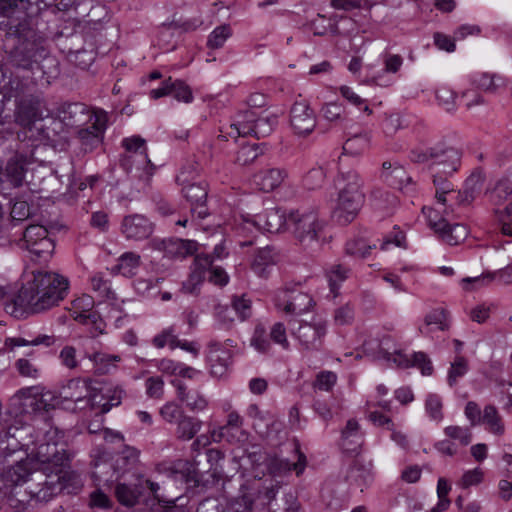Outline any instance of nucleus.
Segmentation results:
<instances>
[{"label": "nucleus", "mask_w": 512, "mask_h": 512, "mask_svg": "<svg viewBox=\"0 0 512 512\" xmlns=\"http://www.w3.org/2000/svg\"><path fill=\"white\" fill-rule=\"evenodd\" d=\"M66 472H58L47 465H33L31 459L17 462L8 468L3 481L9 491L10 505H13L16 494L14 488L23 483H29L28 493L31 499L47 502L64 488Z\"/></svg>", "instance_id": "nucleus-2"}, {"label": "nucleus", "mask_w": 512, "mask_h": 512, "mask_svg": "<svg viewBox=\"0 0 512 512\" xmlns=\"http://www.w3.org/2000/svg\"><path fill=\"white\" fill-rule=\"evenodd\" d=\"M23 241L24 247L39 258L51 255L55 248L47 229L42 225L28 226L23 232Z\"/></svg>", "instance_id": "nucleus-11"}, {"label": "nucleus", "mask_w": 512, "mask_h": 512, "mask_svg": "<svg viewBox=\"0 0 512 512\" xmlns=\"http://www.w3.org/2000/svg\"><path fill=\"white\" fill-rule=\"evenodd\" d=\"M170 95L176 100L190 103L193 100V94L190 87L181 80H172L170 77Z\"/></svg>", "instance_id": "nucleus-49"}, {"label": "nucleus", "mask_w": 512, "mask_h": 512, "mask_svg": "<svg viewBox=\"0 0 512 512\" xmlns=\"http://www.w3.org/2000/svg\"><path fill=\"white\" fill-rule=\"evenodd\" d=\"M489 199L496 206L505 204L503 210H495L497 217L512 216V181L508 179L498 181L491 190Z\"/></svg>", "instance_id": "nucleus-19"}, {"label": "nucleus", "mask_w": 512, "mask_h": 512, "mask_svg": "<svg viewBox=\"0 0 512 512\" xmlns=\"http://www.w3.org/2000/svg\"><path fill=\"white\" fill-rule=\"evenodd\" d=\"M10 56L15 66L26 70L37 68L43 73H46L47 65L45 63L56 62L39 40L18 43L11 51Z\"/></svg>", "instance_id": "nucleus-7"}, {"label": "nucleus", "mask_w": 512, "mask_h": 512, "mask_svg": "<svg viewBox=\"0 0 512 512\" xmlns=\"http://www.w3.org/2000/svg\"><path fill=\"white\" fill-rule=\"evenodd\" d=\"M290 125L298 135L310 134L316 126V116L306 101H296L290 109Z\"/></svg>", "instance_id": "nucleus-14"}, {"label": "nucleus", "mask_w": 512, "mask_h": 512, "mask_svg": "<svg viewBox=\"0 0 512 512\" xmlns=\"http://www.w3.org/2000/svg\"><path fill=\"white\" fill-rule=\"evenodd\" d=\"M483 187V179L480 175L472 174L465 181L464 194L465 200H474Z\"/></svg>", "instance_id": "nucleus-55"}, {"label": "nucleus", "mask_w": 512, "mask_h": 512, "mask_svg": "<svg viewBox=\"0 0 512 512\" xmlns=\"http://www.w3.org/2000/svg\"><path fill=\"white\" fill-rule=\"evenodd\" d=\"M7 35L18 39V43H27L37 40L36 33L29 27L27 22H20L17 25H11Z\"/></svg>", "instance_id": "nucleus-47"}, {"label": "nucleus", "mask_w": 512, "mask_h": 512, "mask_svg": "<svg viewBox=\"0 0 512 512\" xmlns=\"http://www.w3.org/2000/svg\"><path fill=\"white\" fill-rule=\"evenodd\" d=\"M251 346L258 352L266 353L270 350L271 344L267 336L266 330L262 325L255 327L253 336L251 338Z\"/></svg>", "instance_id": "nucleus-51"}, {"label": "nucleus", "mask_w": 512, "mask_h": 512, "mask_svg": "<svg viewBox=\"0 0 512 512\" xmlns=\"http://www.w3.org/2000/svg\"><path fill=\"white\" fill-rule=\"evenodd\" d=\"M295 452L298 454V460L295 463H291L285 459H275L272 463V468L279 473H286L294 470L299 476L305 469L307 460L304 453L300 451L298 444L295 445Z\"/></svg>", "instance_id": "nucleus-36"}, {"label": "nucleus", "mask_w": 512, "mask_h": 512, "mask_svg": "<svg viewBox=\"0 0 512 512\" xmlns=\"http://www.w3.org/2000/svg\"><path fill=\"white\" fill-rule=\"evenodd\" d=\"M410 158L416 163L431 161L433 172L442 171L444 175H452L460 166L461 152L444 142H439L425 150H413Z\"/></svg>", "instance_id": "nucleus-5"}, {"label": "nucleus", "mask_w": 512, "mask_h": 512, "mask_svg": "<svg viewBox=\"0 0 512 512\" xmlns=\"http://www.w3.org/2000/svg\"><path fill=\"white\" fill-rule=\"evenodd\" d=\"M146 393L150 398L160 399L164 393V381L161 377H149L145 381Z\"/></svg>", "instance_id": "nucleus-59"}, {"label": "nucleus", "mask_w": 512, "mask_h": 512, "mask_svg": "<svg viewBox=\"0 0 512 512\" xmlns=\"http://www.w3.org/2000/svg\"><path fill=\"white\" fill-rule=\"evenodd\" d=\"M139 462V451L130 446L125 448L117 455L112 465L113 470L118 474H124L134 469Z\"/></svg>", "instance_id": "nucleus-29"}, {"label": "nucleus", "mask_w": 512, "mask_h": 512, "mask_svg": "<svg viewBox=\"0 0 512 512\" xmlns=\"http://www.w3.org/2000/svg\"><path fill=\"white\" fill-rule=\"evenodd\" d=\"M422 212L426 215L429 226L449 245H457L468 236L469 231L463 224H449L445 218L435 220L432 217L433 208L424 206Z\"/></svg>", "instance_id": "nucleus-10"}, {"label": "nucleus", "mask_w": 512, "mask_h": 512, "mask_svg": "<svg viewBox=\"0 0 512 512\" xmlns=\"http://www.w3.org/2000/svg\"><path fill=\"white\" fill-rule=\"evenodd\" d=\"M275 306L286 314L301 315L309 311L314 302L312 297L302 291L299 284L286 285L275 294Z\"/></svg>", "instance_id": "nucleus-8"}, {"label": "nucleus", "mask_w": 512, "mask_h": 512, "mask_svg": "<svg viewBox=\"0 0 512 512\" xmlns=\"http://www.w3.org/2000/svg\"><path fill=\"white\" fill-rule=\"evenodd\" d=\"M159 414L165 422L170 424L177 423L178 420H180L185 415L181 405L174 401H169L164 404L160 408Z\"/></svg>", "instance_id": "nucleus-48"}, {"label": "nucleus", "mask_w": 512, "mask_h": 512, "mask_svg": "<svg viewBox=\"0 0 512 512\" xmlns=\"http://www.w3.org/2000/svg\"><path fill=\"white\" fill-rule=\"evenodd\" d=\"M426 411L430 417L434 420H441L442 414V402L436 395H429L425 403Z\"/></svg>", "instance_id": "nucleus-63"}, {"label": "nucleus", "mask_w": 512, "mask_h": 512, "mask_svg": "<svg viewBox=\"0 0 512 512\" xmlns=\"http://www.w3.org/2000/svg\"><path fill=\"white\" fill-rule=\"evenodd\" d=\"M35 456L37 465H47L58 472H66L65 469L69 467V455L64 447L57 443L39 444Z\"/></svg>", "instance_id": "nucleus-12"}, {"label": "nucleus", "mask_w": 512, "mask_h": 512, "mask_svg": "<svg viewBox=\"0 0 512 512\" xmlns=\"http://www.w3.org/2000/svg\"><path fill=\"white\" fill-rule=\"evenodd\" d=\"M341 446L348 453H358L362 444L363 437L360 432L359 423L355 419H349L345 428L342 430Z\"/></svg>", "instance_id": "nucleus-25"}, {"label": "nucleus", "mask_w": 512, "mask_h": 512, "mask_svg": "<svg viewBox=\"0 0 512 512\" xmlns=\"http://www.w3.org/2000/svg\"><path fill=\"white\" fill-rule=\"evenodd\" d=\"M26 165L27 157L23 154H16L8 161L5 174L14 187H19L23 184Z\"/></svg>", "instance_id": "nucleus-27"}, {"label": "nucleus", "mask_w": 512, "mask_h": 512, "mask_svg": "<svg viewBox=\"0 0 512 512\" xmlns=\"http://www.w3.org/2000/svg\"><path fill=\"white\" fill-rule=\"evenodd\" d=\"M243 418L239 415L236 411H231L227 415V422L225 425L221 426L219 428V431L216 433L215 431L212 433V436L215 437L218 436L219 439H215V441H219L221 438H227L228 441L232 442L235 439V436L233 433H231L232 430H240V433L242 435H245L244 431L241 430L243 426Z\"/></svg>", "instance_id": "nucleus-34"}, {"label": "nucleus", "mask_w": 512, "mask_h": 512, "mask_svg": "<svg viewBox=\"0 0 512 512\" xmlns=\"http://www.w3.org/2000/svg\"><path fill=\"white\" fill-rule=\"evenodd\" d=\"M448 175H444L442 171L433 172V184L436 188L435 197L437 201L443 205L446 204V195L452 196L455 194L453 184L447 179Z\"/></svg>", "instance_id": "nucleus-37"}, {"label": "nucleus", "mask_w": 512, "mask_h": 512, "mask_svg": "<svg viewBox=\"0 0 512 512\" xmlns=\"http://www.w3.org/2000/svg\"><path fill=\"white\" fill-rule=\"evenodd\" d=\"M231 305L233 310L239 315L241 320H245L251 316V300L246 299L245 295L234 296Z\"/></svg>", "instance_id": "nucleus-56"}, {"label": "nucleus", "mask_w": 512, "mask_h": 512, "mask_svg": "<svg viewBox=\"0 0 512 512\" xmlns=\"http://www.w3.org/2000/svg\"><path fill=\"white\" fill-rule=\"evenodd\" d=\"M473 84L484 92L495 93L500 86L505 84V80L495 74L483 73L473 80Z\"/></svg>", "instance_id": "nucleus-43"}, {"label": "nucleus", "mask_w": 512, "mask_h": 512, "mask_svg": "<svg viewBox=\"0 0 512 512\" xmlns=\"http://www.w3.org/2000/svg\"><path fill=\"white\" fill-rule=\"evenodd\" d=\"M73 313L75 321L85 325H92L93 330L91 331V334L93 337L103 333L105 323L98 312L73 311Z\"/></svg>", "instance_id": "nucleus-38"}, {"label": "nucleus", "mask_w": 512, "mask_h": 512, "mask_svg": "<svg viewBox=\"0 0 512 512\" xmlns=\"http://www.w3.org/2000/svg\"><path fill=\"white\" fill-rule=\"evenodd\" d=\"M89 395V385L86 381L80 379H71L62 388L59 398L65 401L80 402Z\"/></svg>", "instance_id": "nucleus-28"}, {"label": "nucleus", "mask_w": 512, "mask_h": 512, "mask_svg": "<svg viewBox=\"0 0 512 512\" xmlns=\"http://www.w3.org/2000/svg\"><path fill=\"white\" fill-rule=\"evenodd\" d=\"M376 247V244L368 245L364 239H354L346 243L345 251L351 256L366 258Z\"/></svg>", "instance_id": "nucleus-46"}, {"label": "nucleus", "mask_w": 512, "mask_h": 512, "mask_svg": "<svg viewBox=\"0 0 512 512\" xmlns=\"http://www.w3.org/2000/svg\"><path fill=\"white\" fill-rule=\"evenodd\" d=\"M287 176L288 172L284 168H268L255 174L254 181L262 191L271 192L279 187Z\"/></svg>", "instance_id": "nucleus-24"}, {"label": "nucleus", "mask_w": 512, "mask_h": 512, "mask_svg": "<svg viewBox=\"0 0 512 512\" xmlns=\"http://www.w3.org/2000/svg\"><path fill=\"white\" fill-rule=\"evenodd\" d=\"M337 381V375L332 371H322L320 372L315 381V387L320 390L329 391L335 385Z\"/></svg>", "instance_id": "nucleus-64"}, {"label": "nucleus", "mask_w": 512, "mask_h": 512, "mask_svg": "<svg viewBox=\"0 0 512 512\" xmlns=\"http://www.w3.org/2000/svg\"><path fill=\"white\" fill-rule=\"evenodd\" d=\"M86 357L93 362L95 373L98 375L108 374L111 368L116 366V362L120 361V356L110 355L101 352L86 353Z\"/></svg>", "instance_id": "nucleus-35"}, {"label": "nucleus", "mask_w": 512, "mask_h": 512, "mask_svg": "<svg viewBox=\"0 0 512 512\" xmlns=\"http://www.w3.org/2000/svg\"><path fill=\"white\" fill-rule=\"evenodd\" d=\"M55 343V337L49 336V335H39L31 340L22 338V337H14V338H7L5 340V347L9 350H13L15 347L20 346H38V345H44V346H51Z\"/></svg>", "instance_id": "nucleus-42"}, {"label": "nucleus", "mask_w": 512, "mask_h": 512, "mask_svg": "<svg viewBox=\"0 0 512 512\" xmlns=\"http://www.w3.org/2000/svg\"><path fill=\"white\" fill-rule=\"evenodd\" d=\"M211 267V256L206 254L196 255L192 270L181 290L187 294H195L198 286L205 279L206 269Z\"/></svg>", "instance_id": "nucleus-18"}, {"label": "nucleus", "mask_w": 512, "mask_h": 512, "mask_svg": "<svg viewBox=\"0 0 512 512\" xmlns=\"http://www.w3.org/2000/svg\"><path fill=\"white\" fill-rule=\"evenodd\" d=\"M370 145V135L367 132H361L348 138L343 145V151L346 154L359 155L368 149Z\"/></svg>", "instance_id": "nucleus-40"}, {"label": "nucleus", "mask_w": 512, "mask_h": 512, "mask_svg": "<svg viewBox=\"0 0 512 512\" xmlns=\"http://www.w3.org/2000/svg\"><path fill=\"white\" fill-rule=\"evenodd\" d=\"M122 144L127 151L135 153L139 152L143 156L144 161L147 164L145 168L146 181H149L154 173L155 166L148 159L145 147V140L140 136H133L131 138H125Z\"/></svg>", "instance_id": "nucleus-33"}, {"label": "nucleus", "mask_w": 512, "mask_h": 512, "mask_svg": "<svg viewBox=\"0 0 512 512\" xmlns=\"http://www.w3.org/2000/svg\"><path fill=\"white\" fill-rule=\"evenodd\" d=\"M271 340H273L276 344H279L284 349H288L289 342L286 336V328L283 323L277 322L271 327V331L269 334Z\"/></svg>", "instance_id": "nucleus-62"}, {"label": "nucleus", "mask_w": 512, "mask_h": 512, "mask_svg": "<svg viewBox=\"0 0 512 512\" xmlns=\"http://www.w3.org/2000/svg\"><path fill=\"white\" fill-rule=\"evenodd\" d=\"M104 130V123L99 117H96L95 121L89 127L78 131V138L84 152H91L101 144Z\"/></svg>", "instance_id": "nucleus-23"}, {"label": "nucleus", "mask_w": 512, "mask_h": 512, "mask_svg": "<svg viewBox=\"0 0 512 512\" xmlns=\"http://www.w3.org/2000/svg\"><path fill=\"white\" fill-rule=\"evenodd\" d=\"M278 123L277 116L268 111L257 113L253 109L243 111L238 115V120L231 124L232 135L253 136L257 139L269 136Z\"/></svg>", "instance_id": "nucleus-6"}, {"label": "nucleus", "mask_w": 512, "mask_h": 512, "mask_svg": "<svg viewBox=\"0 0 512 512\" xmlns=\"http://www.w3.org/2000/svg\"><path fill=\"white\" fill-rule=\"evenodd\" d=\"M142 493L139 486H129L124 483L117 484L115 494L118 501L125 506H134Z\"/></svg>", "instance_id": "nucleus-39"}, {"label": "nucleus", "mask_w": 512, "mask_h": 512, "mask_svg": "<svg viewBox=\"0 0 512 512\" xmlns=\"http://www.w3.org/2000/svg\"><path fill=\"white\" fill-rule=\"evenodd\" d=\"M262 153L258 144H246L238 150L235 162L240 166H247L253 163Z\"/></svg>", "instance_id": "nucleus-45"}, {"label": "nucleus", "mask_w": 512, "mask_h": 512, "mask_svg": "<svg viewBox=\"0 0 512 512\" xmlns=\"http://www.w3.org/2000/svg\"><path fill=\"white\" fill-rule=\"evenodd\" d=\"M444 432L448 437L452 439H458L464 446L471 442L472 435L466 428L459 426H448L445 428Z\"/></svg>", "instance_id": "nucleus-61"}, {"label": "nucleus", "mask_w": 512, "mask_h": 512, "mask_svg": "<svg viewBox=\"0 0 512 512\" xmlns=\"http://www.w3.org/2000/svg\"><path fill=\"white\" fill-rule=\"evenodd\" d=\"M176 340L177 336L174 334V329L170 327L157 334L152 342L157 348H163L166 344H169L171 349H175Z\"/></svg>", "instance_id": "nucleus-60"}, {"label": "nucleus", "mask_w": 512, "mask_h": 512, "mask_svg": "<svg viewBox=\"0 0 512 512\" xmlns=\"http://www.w3.org/2000/svg\"><path fill=\"white\" fill-rule=\"evenodd\" d=\"M61 121L70 127H78L86 123L91 115L88 107L83 103H64L58 109Z\"/></svg>", "instance_id": "nucleus-20"}, {"label": "nucleus", "mask_w": 512, "mask_h": 512, "mask_svg": "<svg viewBox=\"0 0 512 512\" xmlns=\"http://www.w3.org/2000/svg\"><path fill=\"white\" fill-rule=\"evenodd\" d=\"M197 246L196 241L179 238L162 240L159 244V248L170 258H185L193 255L197 251Z\"/></svg>", "instance_id": "nucleus-21"}, {"label": "nucleus", "mask_w": 512, "mask_h": 512, "mask_svg": "<svg viewBox=\"0 0 512 512\" xmlns=\"http://www.w3.org/2000/svg\"><path fill=\"white\" fill-rule=\"evenodd\" d=\"M483 422L489 425L491 432L496 434H502L504 431L503 425L501 424V418L494 406H486L484 409V415L482 418Z\"/></svg>", "instance_id": "nucleus-53"}, {"label": "nucleus", "mask_w": 512, "mask_h": 512, "mask_svg": "<svg viewBox=\"0 0 512 512\" xmlns=\"http://www.w3.org/2000/svg\"><path fill=\"white\" fill-rule=\"evenodd\" d=\"M255 499V492L242 486L240 495L231 503L228 509L219 499L207 498L200 502L197 512H254Z\"/></svg>", "instance_id": "nucleus-9"}, {"label": "nucleus", "mask_w": 512, "mask_h": 512, "mask_svg": "<svg viewBox=\"0 0 512 512\" xmlns=\"http://www.w3.org/2000/svg\"><path fill=\"white\" fill-rule=\"evenodd\" d=\"M425 325L427 331L421 329L422 333H428L432 331V326H435L436 329L440 331H444L448 328V324L446 323V314L444 310H435L432 313L428 314L425 318Z\"/></svg>", "instance_id": "nucleus-54"}, {"label": "nucleus", "mask_w": 512, "mask_h": 512, "mask_svg": "<svg viewBox=\"0 0 512 512\" xmlns=\"http://www.w3.org/2000/svg\"><path fill=\"white\" fill-rule=\"evenodd\" d=\"M350 271L348 267L341 264H334L327 271L330 290L334 295L337 294L340 283L348 278Z\"/></svg>", "instance_id": "nucleus-44"}, {"label": "nucleus", "mask_w": 512, "mask_h": 512, "mask_svg": "<svg viewBox=\"0 0 512 512\" xmlns=\"http://www.w3.org/2000/svg\"><path fill=\"white\" fill-rule=\"evenodd\" d=\"M323 229L324 222L319 219L315 210L298 209L288 214L287 230L304 249L320 247Z\"/></svg>", "instance_id": "nucleus-4"}, {"label": "nucleus", "mask_w": 512, "mask_h": 512, "mask_svg": "<svg viewBox=\"0 0 512 512\" xmlns=\"http://www.w3.org/2000/svg\"><path fill=\"white\" fill-rule=\"evenodd\" d=\"M468 371V361L463 356H457L451 363V367L448 373V383L453 386L457 379L464 376Z\"/></svg>", "instance_id": "nucleus-50"}, {"label": "nucleus", "mask_w": 512, "mask_h": 512, "mask_svg": "<svg viewBox=\"0 0 512 512\" xmlns=\"http://www.w3.org/2000/svg\"><path fill=\"white\" fill-rule=\"evenodd\" d=\"M321 111H322L324 118L330 122L341 121L344 119L345 108L338 103H335V102L326 103L322 107Z\"/></svg>", "instance_id": "nucleus-57"}, {"label": "nucleus", "mask_w": 512, "mask_h": 512, "mask_svg": "<svg viewBox=\"0 0 512 512\" xmlns=\"http://www.w3.org/2000/svg\"><path fill=\"white\" fill-rule=\"evenodd\" d=\"M331 6L335 9L350 11L357 8H370L375 2L370 0H330Z\"/></svg>", "instance_id": "nucleus-58"}, {"label": "nucleus", "mask_w": 512, "mask_h": 512, "mask_svg": "<svg viewBox=\"0 0 512 512\" xmlns=\"http://www.w3.org/2000/svg\"><path fill=\"white\" fill-rule=\"evenodd\" d=\"M279 259L280 255L273 246L259 248L254 254L251 269L257 276L267 278Z\"/></svg>", "instance_id": "nucleus-17"}, {"label": "nucleus", "mask_w": 512, "mask_h": 512, "mask_svg": "<svg viewBox=\"0 0 512 512\" xmlns=\"http://www.w3.org/2000/svg\"><path fill=\"white\" fill-rule=\"evenodd\" d=\"M293 333L300 344L307 350L318 351L326 335V323L323 321L301 322Z\"/></svg>", "instance_id": "nucleus-13"}, {"label": "nucleus", "mask_w": 512, "mask_h": 512, "mask_svg": "<svg viewBox=\"0 0 512 512\" xmlns=\"http://www.w3.org/2000/svg\"><path fill=\"white\" fill-rule=\"evenodd\" d=\"M208 361L210 363V372L214 377H222L226 374L231 363V352L222 348L219 344H211Z\"/></svg>", "instance_id": "nucleus-22"}, {"label": "nucleus", "mask_w": 512, "mask_h": 512, "mask_svg": "<svg viewBox=\"0 0 512 512\" xmlns=\"http://www.w3.org/2000/svg\"><path fill=\"white\" fill-rule=\"evenodd\" d=\"M183 196L191 204L192 216H197L199 219H204L208 216V208L206 207L208 191L205 185L201 183H192L183 187Z\"/></svg>", "instance_id": "nucleus-16"}, {"label": "nucleus", "mask_w": 512, "mask_h": 512, "mask_svg": "<svg viewBox=\"0 0 512 512\" xmlns=\"http://www.w3.org/2000/svg\"><path fill=\"white\" fill-rule=\"evenodd\" d=\"M288 215L286 216L278 208L266 209L264 213L258 215V223L270 233H278L283 227L287 229Z\"/></svg>", "instance_id": "nucleus-26"}, {"label": "nucleus", "mask_w": 512, "mask_h": 512, "mask_svg": "<svg viewBox=\"0 0 512 512\" xmlns=\"http://www.w3.org/2000/svg\"><path fill=\"white\" fill-rule=\"evenodd\" d=\"M33 278L19 290L13 301L6 305L7 312L18 317V312L41 313L58 306L69 291V280L53 271L34 270Z\"/></svg>", "instance_id": "nucleus-1"}, {"label": "nucleus", "mask_w": 512, "mask_h": 512, "mask_svg": "<svg viewBox=\"0 0 512 512\" xmlns=\"http://www.w3.org/2000/svg\"><path fill=\"white\" fill-rule=\"evenodd\" d=\"M140 256L134 252H126L118 259L116 269L125 277H132L140 266Z\"/></svg>", "instance_id": "nucleus-41"}, {"label": "nucleus", "mask_w": 512, "mask_h": 512, "mask_svg": "<svg viewBox=\"0 0 512 512\" xmlns=\"http://www.w3.org/2000/svg\"><path fill=\"white\" fill-rule=\"evenodd\" d=\"M338 197L333 218L341 225L351 223L358 215L365 199L363 180L354 169L340 171L337 177Z\"/></svg>", "instance_id": "nucleus-3"}, {"label": "nucleus", "mask_w": 512, "mask_h": 512, "mask_svg": "<svg viewBox=\"0 0 512 512\" xmlns=\"http://www.w3.org/2000/svg\"><path fill=\"white\" fill-rule=\"evenodd\" d=\"M363 345L367 352L375 353L377 350L386 361H391L392 352L396 349L394 340L388 335L381 339H369Z\"/></svg>", "instance_id": "nucleus-32"}, {"label": "nucleus", "mask_w": 512, "mask_h": 512, "mask_svg": "<svg viewBox=\"0 0 512 512\" xmlns=\"http://www.w3.org/2000/svg\"><path fill=\"white\" fill-rule=\"evenodd\" d=\"M230 35L231 29L229 26H219L215 28L209 35L207 45L212 49L221 48Z\"/></svg>", "instance_id": "nucleus-52"}, {"label": "nucleus", "mask_w": 512, "mask_h": 512, "mask_svg": "<svg viewBox=\"0 0 512 512\" xmlns=\"http://www.w3.org/2000/svg\"><path fill=\"white\" fill-rule=\"evenodd\" d=\"M59 404V396H56L54 392L49 390L41 389L40 392H36L30 402V407L35 412H49Z\"/></svg>", "instance_id": "nucleus-31"}, {"label": "nucleus", "mask_w": 512, "mask_h": 512, "mask_svg": "<svg viewBox=\"0 0 512 512\" xmlns=\"http://www.w3.org/2000/svg\"><path fill=\"white\" fill-rule=\"evenodd\" d=\"M176 424V436L184 441L193 439L202 427L201 420L187 415H184Z\"/></svg>", "instance_id": "nucleus-30"}, {"label": "nucleus", "mask_w": 512, "mask_h": 512, "mask_svg": "<svg viewBox=\"0 0 512 512\" xmlns=\"http://www.w3.org/2000/svg\"><path fill=\"white\" fill-rule=\"evenodd\" d=\"M153 223L144 215L132 214L125 216L121 223V232L129 240L141 241L153 233Z\"/></svg>", "instance_id": "nucleus-15"}]
</instances>
